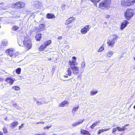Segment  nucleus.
I'll list each match as a JSON object with an SVG mask.
<instances>
[{"label": "nucleus", "mask_w": 135, "mask_h": 135, "mask_svg": "<svg viewBox=\"0 0 135 135\" xmlns=\"http://www.w3.org/2000/svg\"><path fill=\"white\" fill-rule=\"evenodd\" d=\"M23 44L25 46L27 47L28 50L31 48V42L30 40L27 39L26 37L25 38Z\"/></svg>", "instance_id": "obj_6"}, {"label": "nucleus", "mask_w": 135, "mask_h": 135, "mask_svg": "<svg viewBox=\"0 0 135 135\" xmlns=\"http://www.w3.org/2000/svg\"><path fill=\"white\" fill-rule=\"evenodd\" d=\"M104 49V47H103V46H101L100 48L98 49V51L100 52L103 50Z\"/></svg>", "instance_id": "obj_38"}, {"label": "nucleus", "mask_w": 135, "mask_h": 135, "mask_svg": "<svg viewBox=\"0 0 135 135\" xmlns=\"http://www.w3.org/2000/svg\"><path fill=\"white\" fill-rule=\"evenodd\" d=\"M134 15L133 12L132 10L129 9H127L125 13V16L128 20H129Z\"/></svg>", "instance_id": "obj_4"}, {"label": "nucleus", "mask_w": 135, "mask_h": 135, "mask_svg": "<svg viewBox=\"0 0 135 135\" xmlns=\"http://www.w3.org/2000/svg\"><path fill=\"white\" fill-rule=\"evenodd\" d=\"M115 42L111 40H110L109 41L107 42V44L110 47H113L114 46V44Z\"/></svg>", "instance_id": "obj_14"}, {"label": "nucleus", "mask_w": 135, "mask_h": 135, "mask_svg": "<svg viewBox=\"0 0 135 135\" xmlns=\"http://www.w3.org/2000/svg\"><path fill=\"white\" fill-rule=\"evenodd\" d=\"M133 108L134 109H135V105H134Z\"/></svg>", "instance_id": "obj_52"}, {"label": "nucleus", "mask_w": 135, "mask_h": 135, "mask_svg": "<svg viewBox=\"0 0 135 135\" xmlns=\"http://www.w3.org/2000/svg\"><path fill=\"white\" fill-rule=\"evenodd\" d=\"M74 18L73 17H71L69 18L66 21L65 23L66 25H67L70 23L74 19Z\"/></svg>", "instance_id": "obj_16"}, {"label": "nucleus", "mask_w": 135, "mask_h": 135, "mask_svg": "<svg viewBox=\"0 0 135 135\" xmlns=\"http://www.w3.org/2000/svg\"><path fill=\"white\" fill-rule=\"evenodd\" d=\"M18 28V27L17 26H14L12 28V30L14 31L17 30Z\"/></svg>", "instance_id": "obj_35"}, {"label": "nucleus", "mask_w": 135, "mask_h": 135, "mask_svg": "<svg viewBox=\"0 0 135 135\" xmlns=\"http://www.w3.org/2000/svg\"><path fill=\"white\" fill-rule=\"evenodd\" d=\"M0 135H3V133L2 132L0 131Z\"/></svg>", "instance_id": "obj_46"}, {"label": "nucleus", "mask_w": 135, "mask_h": 135, "mask_svg": "<svg viewBox=\"0 0 135 135\" xmlns=\"http://www.w3.org/2000/svg\"><path fill=\"white\" fill-rule=\"evenodd\" d=\"M127 125H125L122 128H121L119 127H117V128L118 129V131L121 132L124 131L126 130V128Z\"/></svg>", "instance_id": "obj_17"}, {"label": "nucleus", "mask_w": 135, "mask_h": 135, "mask_svg": "<svg viewBox=\"0 0 135 135\" xmlns=\"http://www.w3.org/2000/svg\"><path fill=\"white\" fill-rule=\"evenodd\" d=\"M85 62L84 61L83 62L81 65V68L82 69H84L85 67Z\"/></svg>", "instance_id": "obj_31"}, {"label": "nucleus", "mask_w": 135, "mask_h": 135, "mask_svg": "<svg viewBox=\"0 0 135 135\" xmlns=\"http://www.w3.org/2000/svg\"><path fill=\"white\" fill-rule=\"evenodd\" d=\"M46 17L48 19L54 18L55 16L54 15L51 13H48L46 15Z\"/></svg>", "instance_id": "obj_18"}, {"label": "nucleus", "mask_w": 135, "mask_h": 135, "mask_svg": "<svg viewBox=\"0 0 135 135\" xmlns=\"http://www.w3.org/2000/svg\"><path fill=\"white\" fill-rule=\"evenodd\" d=\"M98 91H95L94 90H91L90 92V95H94L96 94Z\"/></svg>", "instance_id": "obj_26"}, {"label": "nucleus", "mask_w": 135, "mask_h": 135, "mask_svg": "<svg viewBox=\"0 0 135 135\" xmlns=\"http://www.w3.org/2000/svg\"><path fill=\"white\" fill-rule=\"evenodd\" d=\"M118 130L117 128V127L113 128L112 130V133H113L116 132Z\"/></svg>", "instance_id": "obj_40"}, {"label": "nucleus", "mask_w": 135, "mask_h": 135, "mask_svg": "<svg viewBox=\"0 0 135 135\" xmlns=\"http://www.w3.org/2000/svg\"><path fill=\"white\" fill-rule=\"evenodd\" d=\"M67 72V74L69 76L71 75L72 73L74 75H77L79 73V68L76 66H72L68 69Z\"/></svg>", "instance_id": "obj_1"}, {"label": "nucleus", "mask_w": 135, "mask_h": 135, "mask_svg": "<svg viewBox=\"0 0 135 135\" xmlns=\"http://www.w3.org/2000/svg\"><path fill=\"white\" fill-rule=\"evenodd\" d=\"M3 132L4 133L6 134L8 132L7 129V128L5 127H3Z\"/></svg>", "instance_id": "obj_33"}, {"label": "nucleus", "mask_w": 135, "mask_h": 135, "mask_svg": "<svg viewBox=\"0 0 135 135\" xmlns=\"http://www.w3.org/2000/svg\"><path fill=\"white\" fill-rule=\"evenodd\" d=\"M80 133L81 134L83 135H90L91 134L88 131L83 129H81Z\"/></svg>", "instance_id": "obj_13"}, {"label": "nucleus", "mask_w": 135, "mask_h": 135, "mask_svg": "<svg viewBox=\"0 0 135 135\" xmlns=\"http://www.w3.org/2000/svg\"><path fill=\"white\" fill-rule=\"evenodd\" d=\"M44 122H39L37 123V124H39V123H42V124H44Z\"/></svg>", "instance_id": "obj_45"}, {"label": "nucleus", "mask_w": 135, "mask_h": 135, "mask_svg": "<svg viewBox=\"0 0 135 135\" xmlns=\"http://www.w3.org/2000/svg\"><path fill=\"white\" fill-rule=\"evenodd\" d=\"M112 39L111 40L114 41L115 42H116V40L118 39V36L115 35H114L112 36Z\"/></svg>", "instance_id": "obj_23"}, {"label": "nucleus", "mask_w": 135, "mask_h": 135, "mask_svg": "<svg viewBox=\"0 0 135 135\" xmlns=\"http://www.w3.org/2000/svg\"><path fill=\"white\" fill-rule=\"evenodd\" d=\"M18 124V123L17 121L16 122H13L10 124L11 127L12 128H14Z\"/></svg>", "instance_id": "obj_21"}, {"label": "nucleus", "mask_w": 135, "mask_h": 135, "mask_svg": "<svg viewBox=\"0 0 135 135\" xmlns=\"http://www.w3.org/2000/svg\"><path fill=\"white\" fill-rule=\"evenodd\" d=\"M21 71V69L20 68H19L17 69L16 70V72L18 74H20V73Z\"/></svg>", "instance_id": "obj_34"}, {"label": "nucleus", "mask_w": 135, "mask_h": 135, "mask_svg": "<svg viewBox=\"0 0 135 135\" xmlns=\"http://www.w3.org/2000/svg\"><path fill=\"white\" fill-rule=\"evenodd\" d=\"M64 77L65 78H68V76H67V75H64Z\"/></svg>", "instance_id": "obj_48"}, {"label": "nucleus", "mask_w": 135, "mask_h": 135, "mask_svg": "<svg viewBox=\"0 0 135 135\" xmlns=\"http://www.w3.org/2000/svg\"><path fill=\"white\" fill-rule=\"evenodd\" d=\"M100 0H90L94 4H96L97 2H99Z\"/></svg>", "instance_id": "obj_36"}, {"label": "nucleus", "mask_w": 135, "mask_h": 135, "mask_svg": "<svg viewBox=\"0 0 135 135\" xmlns=\"http://www.w3.org/2000/svg\"><path fill=\"white\" fill-rule=\"evenodd\" d=\"M19 53L17 52H15V51L12 56L13 57H15L18 56Z\"/></svg>", "instance_id": "obj_30"}, {"label": "nucleus", "mask_w": 135, "mask_h": 135, "mask_svg": "<svg viewBox=\"0 0 135 135\" xmlns=\"http://www.w3.org/2000/svg\"><path fill=\"white\" fill-rule=\"evenodd\" d=\"M13 6L14 8L18 9L24 7L25 6V4L21 2H18L13 4Z\"/></svg>", "instance_id": "obj_5"}, {"label": "nucleus", "mask_w": 135, "mask_h": 135, "mask_svg": "<svg viewBox=\"0 0 135 135\" xmlns=\"http://www.w3.org/2000/svg\"><path fill=\"white\" fill-rule=\"evenodd\" d=\"M114 53L113 51L109 50L106 53V56L110 58L111 56Z\"/></svg>", "instance_id": "obj_19"}, {"label": "nucleus", "mask_w": 135, "mask_h": 135, "mask_svg": "<svg viewBox=\"0 0 135 135\" xmlns=\"http://www.w3.org/2000/svg\"><path fill=\"white\" fill-rule=\"evenodd\" d=\"M17 105L16 104H13V106H16Z\"/></svg>", "instance_id": "obj_51"}, {"label": "nucleus", "mask_w": 135, "mask_h": 135, "mask_svg": "<svg viewBox=\"0 0 135 135\" xmlns=\"http://www.w3.org/2000/svg\"><path fill=\"white\" fill-rule=\"evenodd\" d=\"M12 89H14L15 90H18L20 89V88L18 86H16L12 87Z\"/></svg>", "instance_id": "obj_29"}, {"label": "nucleus", "mask_w": 135, "mask_h": 135, "mask_svg": "<svg viewBox=\"0 0 135 135\" xmlns=\"http://www.w3.org/2000/svg\"><path fill=\"white\" fill-rule=\"evenodd\" d=\"M128 22L127 21H125L122 23L121 25V30L123 29L128 24Z\"/></svg>", "instance_id": "obj_15"}, {"label": "nucleus", "mask_w": 135, "mask_h": 135, "mask_svg": "<svg viewBox=\"0 0 135 135\" xmlns=\"http://www.w3.org/2000/svg\"><path fill=\"white\" fill-rule=\"evenodd\" d=\"M79 108V106H77L76 107L73 108L72 110V112L75 113V112L78 110Z\"/></svg>", "instance_id": "obj_28"}, {"label": "nucleus", "mask_w": 135, "mask_h": 135, "mask_svg": "<svg viewBox=\"0 0 135 135\" xmlns=\"http://www.w3.org/2000/svg\"><path fill=\"white\" fill-rule=\"evenodd\" d=\"M34 135H43L42 134H35Z\"/></svg>", "instance_id": "obj_49"}, {"label": "nucleus", "mask_w": 135, "mask_h": 135, "mask_svg": "<svg viewBox=\"0 0 135 135\" xmlns=\"http://www.w3.org/2000/svg\"><path fill=\"white\" fill-rule=\"evenodd\" d=\"M62 37L61 36H60L58 37V39L59 40H61L62 39Z\"/></svg>", "instance_id": "obj_44"}, {"label": "nucleus", "mask_w": 135, "mask_h": 135, "mask_svg": "<svg viewBox=\"0 0 135 135\" xmlns=\"http://www.w3.org/2000/svg\"><path fill=\"white\" fill-rule=\"evenodd\" d=\"M110 17V16L109 15H107L106 16V17L107 18H109Z\"/></svg>", "instance_id": "obj_47"}, {"label": "nucleus", "mask_w": 135, "mask_h": 135, "mask_svg": "<svg viewBox=\"0 0 135 135\" xmlns=\"http://www.w3.org/2000/svg\"><path fill=\"white\" fill-rule=\"evenodd\" d=\"M72 59L71 61L70 60L69 62V64L70 65V67L75 66V65H77V62L75 61L76 59V57L73 56Z\"/></svg>", "instance_id": "obj_9"}, {"label": "nucleus", "mask_w": 135, "mask_h": 135, "mask_svg": "<svg viewBox=\"0 0 135 135\" xmlns=\"http://www.w3.org/2000/svg\"><path fill=\"white\" fill-rule=\"evenodd\" d=\"M3 80V78H0V82L2 81Z\"/></svg>", "instance_id": "obj_43"}, {"label": "nucleus", "mask_w": 135, "mask_h": 135, "mask_svg": "<svg viewBox=\"0 0 135 135\" xmlns=\"http://www.w3.org/2000/svg\"><path fill=\"white\" fill-rule=\"evenodd\" d=\"M23 124H21V126H19V127H18V129L19 130H20L21 129L23 128Z\"/></svg>", "instance_id": "obj_42"}, {"label": "nucleus", "mask_w": 135, "mask_h": 135, "mask_svg": "<svg viewBox=\"0 0 135 135\" xmlns=\"http://www.w3.org/2000/svg\"><path fill=\"white\" fill-rule=\"evenodd\" d=\"M90 28V26L87 25L85 26L82 28L81 30V32L82 34H85L88 31Z\"/></svg>", "instance_id": "obj_8"}, {"label": "nucleus", "mask_w": 135, "mask_h": 135, "mask_svg": "<svg viewBox=\"0 0 135 135\" xmlns=\"http://www.w3.org/2000/svg\"><path fill=\"white\" fill-rule=\"evenodd\" d=\"M79 125L78 124L77 122L74 123L72 124V126L73 127H74Z\"/></svg>", "instance_id": "obj_41"}, {"label": "nucleus", "mask_w": 135, "mask_h": 135, "mask_svg": "<svg viewBox=\"0 0 135 135\" xmlns=\"http://www.w3.org/2000/svg\"><path fill=\"white\" fill-rule=\"evenodd\" d=\"M7 41L6 40H3L2 41V44L3 46H7Z\"/></svg>", "instance_id": "obj_27"}, {"label": "nucleus", "mask_w": 135, "mask_h": 135, "mask_svg": "<svg viewBox=\"0 0 135 135\" xmlns=\"http://www.w3.org/2000/svg\"><path fill=\"white\" fill-rule=\"evenodd\" d=\"M41 37V34H37L35 37V38L37 40L39 41L40 40Z\"/></svg>", "instance_id": "obj_25"}, {"label": "nucleus", "mask_w": 135, "mask_h": 135, "mask_svg": "<svg viewBox=\"0 0 135 135\" xmlns=\"http://www.w3.org/2000/svg\"><path fill=\"white\" fill-rule=\"evenodd\" d=\"M84 119H83L82 120H79V121H78V122H77V123L79 125L80 124H81L83 123V122H84Z\"/></svg>", "instance_id": "obj_37"}, {"label": "nucleus", "mask_w": 135, "mask_h": 135, "mask_svg": "<svg viewBox=\"0 0 135 135\" xmlns=\"http://www.w3.org/2000/svg\"><path fill=\"white\" fill-rule=\"evenodd\" d=\"M23 42L22 39L19 38L18 40V42L20 46H23Z\"/></svg>", "instance_id": "obj_24"}, {"label": "nucleus", "mask_w": 135, "mask_h": 135, "mask_svg": "<svg viewBox=\"0 0 135 135\" xmlns=\"http://www.w3.org/2000/svg\"><path fill=\"white\" fill-rule=\"evenodd\" d=\"M51 43V41L49 40L46 41L44 44L41 46L39 48V50L40 51H42L45 49L46 47L50 45Z\"/></svg>", "instance_id": "obj_7"}, {"label": "nucleus", "mask_w": 135, "mask_h": 135, "mask_svg": "<svg viewBox=\"0 0 135 135\" xmlns=\"http://www.w3.org/2000/svg\"><path fill=\"white\" fill-rule=\"evenodd\" d=\"M109 129L110 128H107L105 129H100L99 130V131H98L97 134H99L102 132H104L109 130Z\"/></svg>", "instance_id": "obj_22"}, {"label": "nucleus", "mask_w": 135, "mask_h": 135, "mask_svg": "<svg viewBox=\"0 0 135 135\" xmlns=\"http://www.w3.org/2000/svg\"><path fill=\"white\" fill-rule=\"evenodd\" d=\"M100 122V120L96 121L92 125L90 126V127L92 129H94V127L97 125Z\"/></svg>", "instance_id": "obj_20"}, {"label": "nucleus", "mask_w": 135, "mask_h": 135, "mask_svg": "<svg viewBox=\"0 0 135 135\" xmlns=\"http://www.w3.org/2000/svg\"><path fill=\"white\" fill-rule=\"evenodd\" d=\"M135 0H122L121 4L125 6H129L134 4Z\"/></svg>", "instance_id": "obj_3"}, {"label": "nucleus", "mask_w": 135, "mask_h": 135, "mask_svg": "<svg viewBox=\"0 0 135 135\" xmlns=\"http://www.w3.org/2000/svg\"><path fill=\"white\" fill-rule=\"evenodd\" d=\"M51 126H52L51 125L50 126H47L45 127H44V130H45L48 129L49 128H51Z\"/></svg>", "instance_id": "obj_39"}, {"label": "nucleus", "mask_w": 135, "mask_h": 135, "mask_svg": "<svg viewBox=\"0 0 135 135\" xmlns=\"http://www.w3.org/2000/svg\"><path fill=\"white\" fill-rule=\"evenodd\" d=\"M39 102H37V104H38V103Z\"/></svg>", "instance_id": "obj_54"}, {"label": "nucleus", "mask_w": 135, "mask_h": 135, "mask_svg": "<svg viewBox=\"0 0 135 135\" xmlns=\"http://www.w3.org/2000/svg\"><path fill=\"white\" fill-rule=\"evenodd\" d=\"M1 28V26H0V28Z\"/></svg>", "instance_id": "obj_56"}, {"label": "nucleus", "mask_w": 135, "mask_h": 135, "mask_svg": "<svg viewBox=\"0 0 135 135\" xmlns=\"http://www.w3.org/2000/svg\"><path fill=\"white\" fill-rule=\"evenodd\" d=\"M15 51L14 49L11 48L7 50L6 51V52L7 55H9L10 56L12 57V56Z\"/></svg>", "instance_id": "obj_10"}, {"label": "nucleus", "mask_w": 135, "mask_h": 135, "mask_svg": "<svg viewBox=\"0 0 135 135\" xmlns=\"http://www.w3.org/2000/svg\"><path fill=\"white\" fill-rule=\"evenodd\" d=\"M64 6H65V5H64Z\"/></svg>", "instance_id": "obj_55"}, {"label": "nucleus", "mask_w": 135, "mask_h": 135, "mask_svg": "<svg viewBox=\"0 0 135 135\" xmlns=\"http://www.w3.org/2000/svg\"><path fill=\"white\" fill-rule=\"evenodd\" d=\"M45 27L43 24H40L39 26V28L36 27L35 28V31L37 32L42 31L45 30Z\"/></svg>", "instance_id": "obj_11"}, {"label": "nucleus", "mask_w": 135, "mask_h": 135, "mask_svg": "<svg viewBox=\"0 0 135 135\" xmlns=\"http://www.w3.org/2000/svg\"><path fill=\"white\" fill-rule=\"evenodd\" d=\"M133 58H134V61H135V57H134Z\"/></svg>", "instance_id": "obj_53"}, {"label": "nucleus", "mask_w": 135, "mask_h": 135, "mask_svg": "<svg viewBox=\"0 0 135 135\" xmlns=\"http://www.w3.org/2000/svg\"><path fill=\"white\" fill-rule=\"evenodd\" d=\"M67 104V102H62L61 103L59 104V106L61 107H64V106L65 104Z\"/></svg>", "instance_id": "obj_32"}, {"label": "nucleus", "mask_w": 135, "mask_h": 135, "mask_svg": "<svg viewBox=\"0 0 135 135\" xmlns=\"http://www.w3.org/2000/svg\"><path fill=\"white\" fill-rule=\"evenodd\" d=\"M86 1V0H81V1L82 2H85Z\"/></svg>", "instance_id": "obj_50"}, {"label": "nucleus", "mask_w": 135, "mask_h": 135, "mask_svg": "<svg viewBox=\"0 0 135 135\" xmlns=\"http://www.w3.org/2000/svg\"><path fill=\"white\" fill-rule=\"evenodd\" d=\"M110 0H106L102 1L99 3L100 8L104 9V8H108L109 7L111 3Z\"/></svg>", "instance_id": "obj_2"}, {"label": "nucleus", "mask_w": 135, "mask_h": 135, "mask_svg": "<svg viewBox=\"0 0 135 135\" xmlns=\"http://www.w3.org/2000/svg\"><path fill=\"white\" fill-rule=\"evenodd\" d=\"M5 80L10 85H12L14 81V80L12 78L10 77H7L5 79Z\"/></svg>", "instance_id": "obj_12"}]
</instances>
